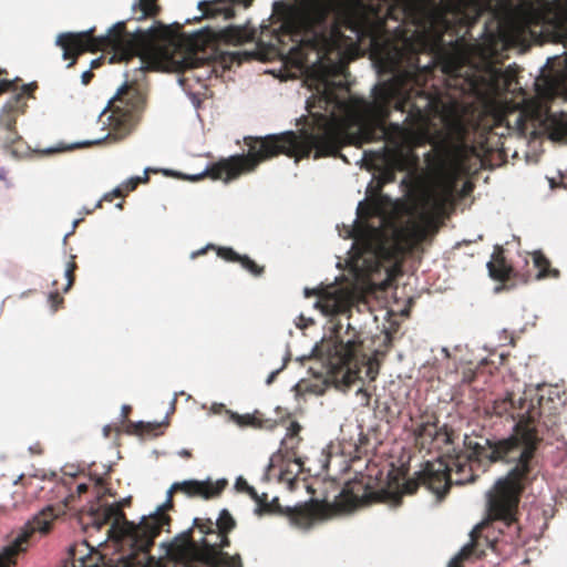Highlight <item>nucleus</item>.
<instances>
[{
    "label": "nucleus",
    "instance_id": "10",
    "mask_svg": "<svg viewBox=\"0 0 567 567\" xmlns=\"http://www.w3.org/2000/svg\"><path fill=\"white\" fill-rule=\"evenodd\" d=\"M348 329L354 330L350 323ZM361 343L358 333L353 331L346 341L336 334L318 347V351L326 359L328 373L334 383L348 388L360 379L358 352Z\"/></svg>",
    "mask_w": 567,
    "mask_h": 567
},
{
    "label": "nucleus",
    "instance_id": "20",
    "mask_svg": "<svg viewBox=\"0 0 567 567\" xmlns=\"http://www.w3.org/2000/svg\"><path fill=\"white\" fill-rule=\"evenodd\" d=\"M487 269L491 278L501 282H506L514 275V269L506 261L504 250L501 246L495 247L492 259L487 262Z\"/></svg>",
    "mask_w": 567,
    "mask_h": 567
},
{
    "label": "nucleus",
    "instance_id": "28",
    "mask_svg": "<svg viewBox=\"0 0 567 567\" xmlns=\"http://www.w3.org/2000/svg\"><path fill=\"white\" fill-rule=\"evenodd\" d=\"M238 262L241 265L244 269L249 271L251 275L259 277L264 274L265 267L259 266L252 259H250L247 255H240Z\"/></svg>",
    "mask_w": 567,
    "mask_h": 567
},
{
    "label": "nucleus",
    "instance_id": "16",
    "mask_svg": "<svg viewBox=\"0 0 567 567\" xmlns=\"http://www.w3.org/2000/svg\"><path fill=\"white\" fill-rule=\"evenodd\" d=\"M305 296L307 298L312 296L318 297L316 307L326 316L346 313L350 311L351 308V303L347 295L338 289L329 291L324 288H306Z\"/></svg>",
    "mask_w": 567,
    "mask_h": 567
},
{
    "label": "nucleus",
    "instance_id": "40",
    "mask_svg": "<svg viewBox=\"0 0 567 567\" xmlns=\"http://www.w3.org/2000/svg\"><path fill=\"white\" fill-rule=\"evenodd\" d=\"M358 215L360 217H369L372 215L371 208L369 206H364L363 203H360L358 207Z\"/></svg>",
    "mask_w": 567,
    "mask_h": 567
},
{
    "label": "nucleus",
    "instance_id": "47",
    "mask_svg": "<svg viewBox=\"0 0 567 567\" xmlns=\"http://www.w3.org/2000/svg\"><path fill=\"white\" fill-rule=\"evenodd\" d=\"M179 454L183 456V457H190L192 456V453L187 450H183L179 452Z\"/></svg>",
    "mask_w": 567,
    "mask_h": 567
},
{
    "label": "nucleus",
    "instance_id": "48",
    "mask_svg": "<svg viewBox=\"0 0 567 567\" xmlns=\"http://www.w3.org/2000/svg\"><path fill=\"white\" fill-rule=\"evenodd\" d=\"M206 251V249L198 250L197 252L193 254V257H196L198 255H203Z\"/></svg>",
    "mask_w": 567,
    "mask_h": 567
},
{
    "label": "nucleus",
    "instance_id": "24",
    "mask_svg": "<svg viewBox=\"0 0 567 567\" xmlns=\"http://www.w3.org/2000/svg\"><path fill=\"white\" fill-rule=\"evenodd\" d=\"M133 19L137 21L155 19L162 11L158 0H137L132 6Z\"/></svg>",
    "mask_w": 567,
    "mask_h": 567
},
{
    "label": "nucleus",
    "instance_id": "6",
    "mask_svg": "<svg viewBox=\"0 0 567 567\" xmlns=\"http://www.w3.org/2000/svg\"><path fill=\"white\" fill-rule=\"evenodd\" d=\"M352 0H305L302 8L284 21V32L292 41L308 40L312 47L328 50L332 38L341 37V25L352 28L349 17Z\"/></svg>",
    "mask_w": 567,
    "mask_h": 567
},
{
    "label": "nucleus",
    "instance_id": "9",
    "mask_svg": "<svg viewBox=\"0 0 567 567\" xmlns=\"http://www.w3.org/2000/svg\"><path fill=\"white\" fill-rule=\"evenodd\" d=\"M369 482L354 480L348 482L333 503L311 502L298 507H287L285 516L300 528H309L316 520L328 519L337 514L350 513L361 506L370 505Z\"/></svg>",
    "mask_w": 567,
    "mask_h": 567
},
{
    "label": "nucleus",
    "instance_id": "14",
    "mask_svg": "<svg viewBox=\"0 0 567 567\" xmlns=\"http://www.w3.org/2000/svg\"><path fill=\"white\" fill-rule=\"evenodd\" d=\"M495 520L492 519V523H483L481 525H477L471 533V542L465 545L457 556H455L449 564V567H463V561L467 560L472 556H476L477 558H481L485 555V548L491 547L494 549L496 539H491L488 535L484 536L483 538V532L487 529L489 526L494 527ZM498 524L497 529L501 533H504L503 526L507 529L508 535L513 538L514 536H518L519 530L517 533L514 532V529H508L504 524Z\"/></svg>",
    "mask_w": 567,
    "mask_h": 567
},
{
    "label": "nucleus",
    "instance_id": "39",
    "mask_svg": "<svg viewBox=\"0 0 567 567\" xmlns=\"http://www.w3.org/2000/svg\"><path fill=\"white\" fill-rule=\"evenodd\" d=\"M235 487H236V489L238 492H244L245 493L246 491H248L250 485L248 484V482L245 478L238 477L236 480Z\"/></svg>",
    "mask_w": 567,
    "mask_h": 567
},
{
    "label": "nucleus",
    "instance_id": "43",
    "mask_svg": "<svg viewBox=\"0 0 567 567\" xmlns=\"http://www.w3.org/2000/svg\"><path fill=\"white\" fill-rule=\"evenodd\" d=\"M93 76L94 74L91 70L83 72L81 75L82 84L87 85L92 81Z\"/></svg>",
    "mask_w": 567,
    "mask_h": 567
},
{
    "label": "nucleus",
    "instance_id": "33",
    "mask_svg": "<svg viewBox=\"0 0 567 567\" xmlns=\"http://www.w3.org/2000/svg\"><path fill=\"white\" fill-rule=\"evenodd\" d=\"M218 257L223 258L226 261L238 262L240 255L236 252L230 247H218L217 248Z\"/></svg>",
    "mask_w": 567,
    "mask_h": 567
},
{
    "label": "nucleus",
    "instance_id": "4",
    "mask_svg": "<svg viewBox=\"0 0 567 567\" xmlns=\"http://www.w3.org/2000/svg\"><path fill=\"white\" fill-rule=\"evenodd\" d=\"M417 70H404L374 86L373 101L367 105L373 117L364 118L358 125L360 144L386 138L384 121L392 109L406 113L405 122L413 127L440 117L447 136L456 143H465L471 133L485 136L499 124L501 117L474 103L463 102L437 87L427 90Z\"/></svg>",
    "mask_w": 567,
    "mask_h": 567
},
{
    "label": "nucleus",
    "instance_id": "35",
    "mask_svg": "<svg viewBox=\"0 0 567 567\" xmlns=\"http://www.w3.org/2000/svg\"><path fill=\"white\" fill-rule=\"evenodd\" d=\"M48 300L53 311H56L64 302L59 291L50 292Z\"/></svg>",
    "mask_w": 567,
    "mask_h": 567
},
{
    "label": "nucleus",
    "instance_id": "13",
    "mask_svg": "<svg viewBox=\"0 0 567 567\" xmlns=\"http://www.w3.org/2000/svg\"><path fill=\"white\" fill-rule=\"evenodd\" d=\"M227 484L228 482L225 478L217 480L216 482H213L210 480H188L183 482H176L168 489L166 502L162 506H159L156 512H162L164 513V515H167V511L172 509L174 506L173 494L176 492H182L189 497H202L205 499H209L218 497L226 488Z\"/></svg>",
    "mask_w": 567,
    "mask_h": 567
},
{
    "label": "nucleus",
    "instance_id": "1",
    "mask_svg": "<svg viewBox=\"0 0 567 567\" xmlns=\"http://www.w3.org/2000/svg\"><path fill=\"white\" fill-rule=\"evenodd\" d=\"M542 400L543 398L529 396L526 391L520 395L508 393L495 400L493 413L498 416L509 415L516 421L513 435L498 441L485 437L473 440L466 436L463 452L449 460L426 462L424 468L415 473L413 478L402 480L399 475H393L380 488H373L369 484L371 504L385 503L398 507L403 495L415 494L420 485H425L435 495L443 497L452 484L472 483L477 477L478 470L485 472L491 463L504 461L515 465L488 492L487 509L491 519L517 533V507L526 485L536 477L535 456L543 441L542 435L545 431H554L558 424V415H544Z\"/></svg>",
    "mask_w": 567,
    "mask_h": 567
},
{
    "label": "nucleus",
    "instance_id": "29",
    "mask_svg": "<svg viewBox=\"0 0 567 567\" xmlns=\"http://www.w3.org/2000/svg\"><path fill=\"white\" fill-rule=\"evenodd\" d=\"M148 172H150V169H146L143 177H141V176L131 177L128 181H126L124 184H122L120 187H122V189L124 192V196L127 193L134 190L140 184L147 183L150 179Z\"/></svg>",
    "mask_w": 567,
    "mask_h": 567
},
{
    "label": "nucleus",
    "instance_id": "32",
    "mask_svg": "<svg viewBox=\"0 0 567 567\" xmlns=\"http://www.w3.org/2000/svg\"><path fill=\"white\" fill-rule=\"evenodd\" d=\"M76 268H78V266L75 262V256H72L71 260L68 262L66 269H65V277L68 279V282L64 288V292L69 291L70 288L73 286L74 280H75L74 271Z\"/></svg>",
    "mask_w": 567,
    "mask_h": 567
},
{
    "label": "nucleus",
    "instance_id": "18",
    "mask_svg": "<svg viewBox=\"0 0 567 567\" xmlns=\"http://www.w3.org/2000/svg\"><path fill=\"white\" fill-rule=\"evenodd\" d=\"M254 0H212L200 1L198 9L202 11V17L196 18V21L205 19L223 18V20H230L235 17V7L241 6L249 8Z\"/></svg>",
    "mask_w": 567,
    "mask_h": 567
},
{
    "label": "nucleus",
    "instance_id": "31",
    "mask_svg": "<svg viewBox=\"0 0 567 567\" xmlns=\"http://www.w3.org/2000/svg\"><path fill=\"white\" fill-rule=\"evenodd\" d=\"M379 352L377 351L372 358H369L365 362L367 375L371 381H374L379 374L380 361L378 359Z\"/></svg>",
    "mask_w": 567,
    "mask_h": 567
},
{
    "label": "nucleus",
    "instance_id": "12",
    "mask_svg": "<svg viewBox=\"0 0 567 567\" xmlns=\"http://www.w3.org/2000/svg\"><path fill=\"white\" fill-rule=\"evenodd\" d=\"M53 514L51 509H47L41 514H35L31 519H29L18 532L17 536L13 540L4 546L2 549L12 548V553L10 555V560L7 561L3 559L6 565L3 567H13L17 565V559L20 554H23L28 550V548L35 540V536L39 534L40 536H44L49 534V523L52 519Z\"/></svg>",
    "mask_w": 567,
    "mask_h": 567
},
{
    "label": "nucleus",
    "instance_id": "38",
    "mask_svg": "<svg viewBox=\"0 0 567 567\" xmlns=\"http://www.w3.org/2000/svg\"><path fill=\"white\" fill-rule=\"evenodd\" d=\"M357 395L360 396L362 405L368 406L370 404L371 394L367 389L360 388Z\"/></svg>",
    "mask_w": 567,
    "mask_h": 567
},
{
    "label": "nucleus",
    "instance_id": "27",
    "mask_svg": "<svg viewBox=\"0 0 567 567\" xmlns=\"http://www.w3.org/2000/svg\"><path fill=\"white\" fill-rule=\"evenodd\" d=\"M286 508H282L279 504V499L275 497L272 501H268V495L264 493L261 502L256 506L255 513L258 516L262 515H285Z\"/></svg>",
    "mask_w": 567,
    "mask_h": 567
},
{
    "label": "nucleus",
    "instance_id": "49",
    "mask_svg": "<svg viewBox=\"0 0 567 567\" xmlns=\"http://www.w3.org/2000/svg\"><path fill=\"white\" fill-rule=\"evenodd\" d=\"M116 207H117V208H120V209H122V208H123V203H122V202H121V203H118V204L116 205Z\"/></svg>",
    "mask_w": 567,
    "mask_h": 567
},
{
    "label": "nucleus",
    "instance_id": "7",
    "mask_svg": "<svg viewBox=\"0 0 567 567\" xmlns=\"http://www.w3.org/2000/svg\"><path fill=\"white\" fill-rule=\"evenodd\" d=\"M427 237V229L417 221L388 233L375 227L355 229L353 249L358 258L369 256L381 267L398 266L406 254L412 252Z\"/></svg>",
    "mask_w": 567,
    "mask_h": 567
},
{
    "label": "nucleus",
    "instance_id": "3",
    "mask_svg": "<svg viewBox=\"0 0 567 567\" xmlns=\"http://www.w3.org/2000/svg\"><path fill=\"white\" fill-rule=\"evenodd\" d=\"M171 517L162 512L143 517L140 524L126 519L120 504H105L86 514V526L100 530L111 524L107 533L118 545L128 547L109 567H243L239 554L229 555L224 548L230 546L229 534L237 522L228 509H221L216 522L195 518L193 527L179 533L166 545V557L156 560L150 555L154 539L168 530Z\"/></svg>",
    "mask_w": 567,
    "mask_h": 567
},
{
    "label": "nucleus",
    "instance_id": "45",
    "mask_svg": "<svg viewBox=\"0 0 567 567\" xmlns=\"http://www.w3.org/2000/svg\"><path fill=\"white\" fill-rule=\"evenodd\" d=\"M131 413V406L130 405H123L122 406V416L123 419H127L128 414Z\"/></svg>",
    "mask_w": 567,
    "mask_h": 567
},
{
    "label": "nucleus",
    "instance_id": "30",
    "mask_svg": "<svg viewBox=\"0 0 567 567\" xmlns=\"http://www.w3.org/2000/svg\"><path fill=\"white\" fill-rule=\"evenodd\" d=\"M7 136L4 137V143L7 146L13 145L16 142H19L21 137L18 135L16 131V118H9L7 121Z\"/></svg>",
    "mask_w": 567,
    "mask_h": 567
},
{
    "label": "nucleus",
    "instance_id": "44",
    "mask_svg": "<svg viewBox=\"0 0 567 567\" xmlns=\"http://www.w3.org/2000/svg\"><path fill=\"white\" fill-rule=\"evenodd\" d=\"M112 431L120 432V427H118V426H113V425L107 424V425H105V426L103 427V435H104L105 437H109V436L111 435V432H112Z\"/></svg>",
    "mask_w": 567,
    "mask_h": 567
},
{
    "label": "nucleus",
    "instance_id": "34",
    "mask_svg": "<svg viewBox=\"0 0 567 567\" xmlns=\"http://www.w3.org/2000/svg\"><path fill=\"white\" fill-rule=\"evenodd\" d=\"M117 197H124V192H123L122 187H117V188L113 189L112 192L105 194L103 196V198L95 204L94 209L101 208L103 202L111 203L114 200V198H117Z\"/></svg>",
    "mask_w": 567,
    "mask_h": 567
},
{
    "label": "nucleus",
    "instance_id": "8",
    "mask_svg": "<svg viewBox=\"0 0 567 567\" xmlns=\"http://www.w3.org/2000/svg\"><path fill=\"white\" fill-rule=\"evenodd\" d=\"M503 29L514 42L551 31L557 41L567 43V3L542 0L522 4L504 20Z\"/></svg>",
    "mask_w": 567,
    "mask_h": 567
},
{
    "label": "nucleus",
    "instance_id": "46",
    "mask_svg": "<svg viewBox=\"0 0 567 567\" xmlns=\"http://www.w3.org/2000/svg\"><path fill=\"white\" fill-rule=\"evenodd\" d=\"M102 64V59L99 58V59H95L91 62V69H97L99 66H101Z\"/></svg>",
    "mask_w": 567,
    "mask_h": 567
},
{
    "label": "nucleus",
    "instance_id": "11",
    "mask_svg": "<svg viewBox=\"0 0 567 567\" xmlns=\"http://www.w3.org/2000/svg\"><path fill=\"white\" fill-rule=\"evenodd\" d=\"M447 74L446 87L460 95H471L485 100L499 89V72L494 68L480 70L467 63L449 62L444 65Z\"/></svg>",
    "mask_w": 567,
    "mask_h": 567
},
{
    "label": "nucleus",
    "instance_id": "22",
    "mask_svg": "<svg viewBox=\"0 0 567 567\" xmlns=\"http://www.w3.org/2000/svg\"><path fill=\"white\" fill-rule=\"evenodd\" d=\"M544 124L549 131V135L553 140H563L567 137V115L564 113L556 116L547 110L545 113Z\"/></svg>",
    "mask_w": 567,
    "mask_h": 567
},
{
    "label": "nucleus",
    "instance_id": "19",
    "mask_svg": "<svg viewBox=\"0 0 567 567\" xmlns=\"http://www.w3.org/2000/svg\"><path fill=\"white\" fill-rule=\"evenodd\" d=\"M412 433L416 446L421 450L430 449L439 435V420L434 414H422L419 419H411Z\"/></svg>",
    "mask_w": 567,
    "mask_h": 567
},
{
    "label": "nucleus",
    "instance_id": "21",
    "mask_svg": "<svg viewBox=\"0 0 567 567\" xmlns=\"http://www.w3.org/2000/svg\"><path fill=\"white\" fill-rule=\"evenodd\" d=\"M35 89V83L23 84L21 90L14 92L12 96L7 101L4 110L9 113H24L28 106L27 97H32Z\"/></svg>",
    "mask_w": 567,
    "mask_h": 567
},
{
    "label": "nucleus",
    "instance_id": "17",
    "mask_svg": "<svg viewBox=\"0 0 567 567\" xmlns=\"http://www.w3.org/2000/svg\"><path fill=\"white\" fill-rule=\"evenodd\" d=\"M337 55L338 60L331 61L327 53H324L318 65V80L323 87L326 103H331L336 100L333 78L343 75L347 71V65L342 61L340 52Z\"/></svg>",
    "mask_w": 567,
    "mask_h": 567
},
{
    "label": "nucleus",
    "instance_id": "25",
    "mask_svg": "<svg viewBox=\"0 0 567 567\" xmlns=\"http://www.w3.org/2000/svg\"><path fill=\"white\" fill-rule=\"evenodd\" d=\"M231 417L239 426H251L256 429L271 430L277 425L276 421L264 419L262 414H260L258 411L252 414H233Z\"/></svg>",
    "mask_w": 567,
    "mask_h": 567
},
{
    "label": "nucleus",
    "instance_id": "37",
    "mask_svg": "<svg viewBox=\"0 0 567 567\" xmlns=\"http://www.w3.org/2000/svg\"><path fill=\"white\" fill-rule=\"evenodd\" d=\"M301 431V425L297 421H291L287 427V436L295 437L298 436Z\"/></svg>",
    "mask_w": 567,
    "mask_h": 567
},
{
    "label": "nucleus",
    "instance_id": "26",
    "mask_svg": "<svg viewBox=\"0 0 567 567\" xmlns=\"http://www.w3.org/2000/svg\"><path fill=\"white\" fill-rule=\"evenodd\" d=\"M532 257L534 267L537 269L535 279L557 278L559 276V271L551 268L549 259L542 251H534Z\"/></svg>",
    "mask_w": 567,
    "mask_h": 567
},
{
    "label": "nucleus",
    "instance_id": "42",
    "mask_svg": "<svg viewBox=\"0 0 567 567\" xmlns=\"http://www.w3.org/2000/svg\"><path fill=\"white\" fill-rule=\"evenodd\" d=\"M12 553V548L10 549H1L0 550V567H3L6 565V563H3V559L7 560V561H11L10 560V555Z\"/></svg>",
    "mask_w": 567,
    "mask_h": 567
},
{
    "label": "nucleus",
    "instance_id": "5",
    "mask_svg": "<svg viewBox=\"0 0 567 567\" xmlns=\"http://www.w3.org/2000/svg\"><path fill=\"white\" fill-rule=\"evenodd\" d=\"M344 130L332 118L321 116L310 131H305L299 140L293 132L265 137H245L248 146L247 155H234L220 159L206 168L193 181L207 176L214 181L229 182L241 174L250 173L264 161L285 154L293 156L300 154L308 157L315 152V158L337 156L344 145Z\"/></svg>",
    "mask_w": 567,
    "mask_h": 567
},
{
    "label": "nucleus",
    "instance_id": "2",
    "mask_svg": "<svg viewBox=\"0 0 567 567\" xmlns=\"http://www.w3.org/2000/svg\"><path fill=\"white\" fill-rule=\"evenodd\" d=\"M126 23L116 22L101 37H95V29L92 28L82 32H62L55 39V44L63 52V60L69 61L68 68H72L85 52L112 53L111 62H128L138 58L140 66L134 70L136 75L120 87L109 102L110 125L121 135L131 131L145 103L137 81L144 78L146 71L183 73L214 59L213 53L206 52L207 44L224 42L238 45L255 38V30L241 25H228L220 30L205 29L185 38L159 21H154L148 29H136L133 32L127 30Z\"/></svg>",
    "mask_w": 567,
    "mask_h": 567
},
{
    "label": "nucleus",
    "instance_id": "36",
    "mask_svg": "<svg viewBox=\"0 0 567 567\" xmlns=\"http://www.w3.org/2000/svg\"><path fill=\"white\" fill-rule=\"evenodd\" d=\"M430 199H432L433 202V205L436 207V208H443L445 206V203L447 202L449 199V193H444V194H437V195H434L432 196Z\"/></svg>",
    "mask_w": 567,
    "mask_h": 567
},
{
    "label": "nucleus",
    "instance_id": "41",
    "mask_svg": "<svg viewBox=\"0 0 567 567\" xmlns=\"http://www.w3.org/2000/svg\"><path fill=\"white\" fill-rule=\"evenodd\" d=\"M245 493H247L256 502L257 506L259 502H261V497H264V494L259 495L252 486H250Z\"/></svg>",
    "mask_w": 567,
    "mask_h": 567
},
{
    "label": "nucleus",
    "instance_id": "50",
    "mask_svg": "<svg viewBox=\"0 0 567 567\" xmlns=\"http://www.w3.org/2000/svg\"><path fill=\"white\" fill-rule=\"evenodd\" d=\"M22 480H23V476L21 475V476L18 478V481H16V484H18V483H19L20 481H22Z\"/></svg>",
    "mask_w": 567,
    "mask_h": 567
},
{
    "label": "nucleus",
    "instance_id": "15",
    "mask_svg": "<svg viewBox=\"0 0 567 567\" xmlns=\"http://www.w3.org/2000/svg\"><path fill=\"white\" fill-rule=\"evenodd\" d=\"M87 488V484L78 482L75 476H68L61 481V483L58 485V493H65L62 504L49 505L38 513L41 514L49 508L51 509L53 517L52 519H50L49 523V533L52 529L54 520L58 519L60 516L64 515L68 509H73L75 498L86 493Z\"/></svg>",
    "mask_w": 567,
    "mask_h": 567
},
{
    "label": "nucleus",
    "instance_id": "23",
    "mask_svg": "<svg viewBox=\"0 0 567 567\" xmlns=\"http://www.w3.org/2000/svg\"><path fill=\"white\" fill-rule=\"evenodd\" d=\"M564 85L559 78L545 76L537 81V94L545 101H550L563 92Z\"/></svg>",
    "mask_w": 567,
    "mask_h": 567
}]
</instances>
